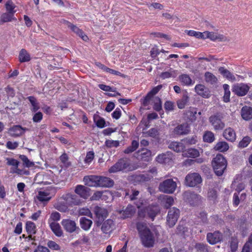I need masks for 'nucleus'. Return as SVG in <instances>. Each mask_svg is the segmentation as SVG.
Masks as SVG:
<instances>
[{"label": "nucleus", "instance_id": "nucleus-26", "mask_svg": "<svg viewBox=\"0 0 252 252\" xmlns=\"http://www.w3.org/2000/svg\"><path fill=\"white\" fill-rule=\"evenodd\" d=\"M185 146L182 142L172 141L169 143L168 148L176 152L179 153L184 152Z\"/></svg>", "mask_w": 252, "mask_h": 252}, {"label": "nucleus", "instance_id": "nucleus-34", "mask_svg": "<svg viewBox=\"0 0 252 252\" xmlns=\"http://www.w3.org/2000/svg\"><path fill=\"white\" fill-rule=\"evenodd\" d=\"M31 59V55L27 50L22 49L19 54V60L21 63L29 62Z\"/></svg>", "mask_w": 252, "mask_h": 252}, {"label": "nucleus", "instance_id": "nucleus-21", "mask_svg": "<svg viewBox=\"0 0 252 252\" xmlns=\"http://www.w3.org/2000/svg\"><path fill=\"white\" fill-rule=\"evenodd\" d=\"M134 206H127L125 209L119 210L118 212L121 215V217L126 219L131 216L135 212Z\"/></svg>", "mask_w": 252, "mask_h": 252}, {"label": "nucleus", "instance_id": "nucleus-5", "mask_svg": "<svg viewBox=\"0 0 252 252\" xmlns=\"http://www.w3.org/2000/svg\"><path fill=\"white\" fill-rule=\"evenodd\" d=\"M202 179L198 173H189L186 176L185 184L189 187H194L201 183Z\"/></svg>", "mask_w": 252, "mask_h": 252}, {"label": "nucleus", "instance_id": "nucleus-40", "mask_svg": "<svg viewBox=\"0 0 252 252\" xmlns=\"http://www.w3.org/2000/svg\"><path fill=\"white\" fill-rule=\"evenodd\" d=\"M94 120L97 127L101 128L105 127V121L104 118L100 117L98 115H95L94 116Z\"/></svg>", "mask_w": 252, "mask_h": 252}, {"label": "nucleus", "instance_id": "nucleus-31", "mask_svg": "<svg viewBox=\"0 0 252 252\" xmlns=\"http://www.w3.org/2000/svg\"><path fill=\"white\" fill-rule=\"evenodd\" d=\"M200 155L198 150L194 148H190L183 153V156L186 158H195L198 157Z\"/></svg>", "mask_w": 252, "mask_h": 252}, {"label": "nucleus", "instance_id": "nucleus-19", "mask_svg": "<svg viewBox=\"0 0 252 252\" xmlns=\"http://www.w3.org/2000/svg\"><path fill=\"white\" fill-rule=\"evenodd\" d=\"M151 152L147 149H142L138 151L135 157L139 160L148 161L150 160Z\"/></svg>", "mask_w": 252, "mask_h": 252}, {"label": "nucleus", "instance_id": "nucleus-48", "mask_svg": "<svg viewBox=\"0 0 252 252\" xmlns=\"http://www.w3.org/2000/svg\"><path fill=\"white\" fill-rule=\"evenodd\" d=\"M160 199L161 201V203L165 205H172L174 203L173 198L168 195H163L160 196Z\"/></svg>", "mask_w": 252, "mask_h": 252}, {"label": "nucleus", "instance_id": "nucleus-27", "mask_svg": "<svg viewBox=\"0 0 252 252\" xmlns=\"http://www.w3.org/2000/svg\"><path fill=\"white\" fill-rule=\"evenodd\" d=\"M241 116L245 120H249L252 119V108L245 106L242 107L241 112Z\"/></svg>", "mask_w": 252, "mask_h": 252}, {"label": "nucleus", "instance_id": "nucleus-60", "mask_svg": "<svg viewBox=\"0 0 252 252\" xmlns=\"http://www.w3.org/2000/svg\"><path fill=\"white\" fill-rule=\"evenodd\" d=\"M251 139L248 136L245 137L243 139L240 141L239 146L241 148L246 147L250 143Z\"/></svg>", "mask_w": 252, "mask_h": 252}, {"label": "nucleus", "instance_id": "nucleus-46", "mask_svg": "<svg viewBox=\"0 0 252 252\" xmlns=\"http://www.w3.org/2000/svg\"><path fill=\"white\" fill-rule=\"evenodd\" d=\"M179 78L180 81L185 85L189 86L192 84V80L187 74H182Z\"/></svg>", "mask_w": 252, "mask_h": 252}, {"label": "nucleus", "instance_id": "nucleus-41", "mask_svg": "<svg viewBox=\"0 0 252 252\" xmlns=\"http://www.w3.org/2000/svg\"><path fill=\"white\" fill-rule=\"evenodd\" d=\"M247 194L246 193L241 194L240 197L238 196L237 193H235L233 195V201L234 205H238L240 203H242L246 198Z\"/></svg>", "mask_w": 252, "mask_h": 252}, {"label": "nucleus", "instance_id": "nucleus-39", "mask_svg": "<svg viewBox=\"0 0 252 252\" xmlns=\"http://www.w3.org/2000/svg\"><path fill=\"white\" fill-rule=\"evenodd\" d=\"M189 100V98L187 94H185L182 98L178 100L177 102V106L179 108H184Z\"/></svg>", "mask_w": 252, "mask_h": 252}, {"label": "nucleus", "instance_id": "nucleus-52", "mask_svg": "<svg viewBox=\"0 0 252 252\" xmlns=\"http://www.w3.org/2000/svg\"><path fill=\"white\" fill-rule=\"evenodd\" d=\"M177 76V72L175 70H170L169 71H166L162 73L160 77L162 79H166L170 77H175Z\"/></svg>", "mask_w": 252, "mask_h": 252}, {"label": "nucleus", "instance_id": "nucleus-11", "mask_svg": "<svg viewBox=\"0 0 252 252\" xmlns=\"http://www.w3.org/2000/svg\"><path fill=\"white\" fill-rule=\"evenodd\" d=\"M249 90L250 87L244 83H237L234 84L232 87V92L238 96L245 95Z\"/></svg>", "mask_w": 252, "mask_h": 252}, {"label": "nucleus", "instance_id": "nucleus-43", "mask_svg": "<svg viewBox=\"0 0 252 252\" xmlns=\"http://www.w3.org/2000/svg\"><path fill=\"white\" fill-rule=\"evenodd\" d=\"M37 198L40 201L43 202L49 201L51 198V196L48 192L40 191L38 192Z\"/></svg>", "mask_w": 252, "mask_h": 252}, {"label": "nucleus", "instance_id": "nucleus-16", "mask_svg": "<svg viewBox=\"0 0 252 252\" xmlns=\"http://www.w3.org/2000/svg\"><path fill=\"white\" fill-rule=\"evenodd\" d=\"M222 239V235L219 231L208 233L207 235V241L211 245H214L220 242Z\"/></svg>", "mask_w": 252, "mask_h": 252}, {"label": "nucleus", "instance_id": "nucleus-44", "mask_svg": "<svg viewBox=\"0 0 252 252\" xmlns=\"http://www.w3.org/2000/svg\"><path fill=\"white\" fill-rule=\"evenodd\" d=\"M204 76L206 81L211 84L216 83L218 81L217 77L210 72H206Z\"/></svg>", "mask_w": 252, "mask_h": 252}, {"label": "nucleus", "instance_id": "nucleus-32", "mask_svg": "<svg viewBox=\"0 0 252 252\" xmlns=\"http://www.w3.org/2000/svg\"><path fill=\"white\" fill-rule=\"evenodd\" d=\"M31 104V110L33 112H36L40 108L39 103L35 97L33 96H30L27 98Z\"/></svg>", "mask_w": 252, "mask_h": 252}, {"label": "nucleus", "instance_id": "nucleus-23", "mask_svg": "<svg viewBox=\"0 0 252 252\" xmlns=\"http://www.w3.org/2000/svg\"><path fill=\"white\" fill-rule=\"evenodd\" d=\"M208 34V38L212 41H228L229 40L225 36L218 34L214 32H209L207 33Z\"/></svg>", "mask_w": 252, "mask_h": 252}, {"label": "nucleus", "instance_id": "nucleus-35", "mask_svg": "<svg viewBox=\"0 0 252 252\" xmlns=\"http://www.w3.org/2000/svg\"><path fill=\"white\" fill-rule=\"evenodd\" d=\"M80 223L81 228L84 230L87 231L90 228L93 222L89 219L82 217L80 220Z\"/></svg>", "mask_w": 252, "mask_h": 252}, {"label": "nucleus", "instance_id": "nucleus-56", "mask_svg": "<svg viewBox=\"0 0 252 252\" xmlns=\"http://www.w3.org/2000/svg\"><path fill=\"white\" fill-rule=\"evenodd\" d=\"M215 139L214 135L211 131L206 132L203 135V140L205 142H212Z\"/></svg>", "mask_w": 252, "mask_h": 252}, {"label": "nucleus", "instance_id": "nucleus-36", "mask_svg": "<svg viewBox=\"0 0 252 252\" xmlns=\"http://www.w3.org/2000/svg\"><path fill=\"white\" fill-rule=\"evenodd\" d=\"M219 71L222 75H223L224 77H226L227 79L231 81L236 80L235 76L233 74H232L229 71L225 69L224 67H220L219 68Z\"/></svg>", "mask_w": 252, "mask_h": 252}, {"label": "nucleus", "instance_id": "nucleus-55", "mask_svg": "<svg viewBox=\"0 0 252 252\" xmlns=\"http://www.w3.org/2000/svg\"><path fill=\"white\" fill-rule=\"evenodd\" d=\"M20 158L23 162L24 165L26 167H31L34 165V163L30 161L26 156L21 155L20 156Z\"/></svg>", "mask_w": 252, "mask_h": 252}, {"label": "nucleus", "instance_id": "nucleus-59", "mask_svg": "<svg viewBox=\"0 0 252 252\" xmlns=\"http://www.w3.org/2000/svg\"><path fill=\"white\" fill-rule=\"evenodd\" d=\"M105 145L108 148L117 147L120 144L118 140H107L105 142Z\"/></svg>", "mask_w": 252, "mask_h": 252}, {"label": "nucleus", "instance_id": "nucleus-51", "mask_svg": "<svg viewBox=\"0 0 252 252\" xmlns=\"http://www.w3.org/2000/svg\"><path fill=\"white\" fill-rule=\"evenodd\" d=\"M223 88L224 91L223 100L224 102H227L230 100V92L229 91V86L225 84L223 85Z\"/></svg>", "mask_w": 252, "mask_h": 252}, {"label": "nucleus", "instance_id": "nucleus-20", "mask_svg": "<svg viewBox=\"0 0 252 252\" xmlns=\"http://www.w3.org/2000/svg\"><path fill=\"white\" fill-rule=\"evenodd\" d=\"M209 121L216 130L221 129L224 127V123L218 116H211Z\"/></svg>", "mask_w": 252, "mask_h": 252}, {"label": "nucleus", "instance_id": "nucleus-9", "mask_svg": "<svg viewBox=\"0 0 252 252\" xmlns=\"http://www.w3.org/2000/svg\"><path fill=\"white\" fill-rule=\"evenodd\" d=\"M180 211L176 207L170 208L167 216V224L172 227L176 224L179 216Z\"/></svg>", "mask_w": 252, "mask_h": 252}, {"label": "nucleus", "instance_id": "nucleus-3", "mask_svg": "<svg viewBox=\"0 0 252 252\" xmlns=\"http://www.w3.org/2000/svg\"><path fill=\"white\" fill-rule=\"evenodd\" d=\"M212 165L216 174L217 176H221L227 166V162L225 158L221 155H217L214 158Z\"/></svg>", "mask_w": 252, "mask_h": 252}, {"label": "nucleus", "instance_id": "nucleus-49", "mask_svg": "<svg viewBox=\"0 0 252 252\" xmlns=\"http://www.w3.org/2000/svg\"><path fill=\"white\" fill-rule=\"evenodd\" d=\"M231 188L238 192H240L245 189V185L243 183H238L236 181H234L231 184Z\"/></svg>", "mask_w": 252, "mask_h": 252}, {"label": "nucleus", "instance_id": "nucleus-61", "mask_svg": "<svg viewBox=\"0 0 252 252\" xmlns=\"http://www.w3.org/2000/svg\"><path fill=\"white\" fill-rule=\"evenodd\" d=\"M47 246L53 250L59 251L61 249L60 246L58 244L51 240L48 242Z\"/></svg>", "mask_w": 252, "mask_h": 252}, {"label": "nucleus", "instance_id": "nucleus-33", "mask_svg": "<svg viewBox=\"0 0 252 252\" xmlns=\"http://www.w3.org/2000/svg\"><path fill=\"white\" fill-rule=\"evenodd\" d=\"M70 215L74 216H82L85 215L88 216H92V213L90 210L87 207H83L82 208L76 209L75 211H72L70 213Z\"/></svg>", "mask_w": 252, "mask_h": 252}, {"label": "nucleus", "instance_id": "nucleus-6", "mask_svg": "<svg viewBox=\"0 0 252 252\" xmlns=\"http://www.w3.org/2000/svg\"><path fill=\"white\" fill-rule=\"evenodd\" d=\"M143 206H138V215L140 217H144L146 216V213L148 216L153 220L155 217L159 212V209L158 208V206H148L146 207L144 211L142 207Z\"/></svg>", "mask_w": 252, "mask_h": 252}, {"label": "nucleus", "instance_id": "nucleus-4", "mask_svg": "<svg viewBox=\"0 0 252 252\" xmlns=\"http://www.w3.org/2000/svg\"><path fill=\"white\" fill-rule=\"evenodd\" d=\"M177 188V184L172 179H168L159 184L158 189L166 193H173Z\"/></svg>", "mask_w": 252, "mask_h": 252}, {"label": "nucleus", "instance_id": "nucleus-63", "mask_svg": "<svg viewBox=\"0 0 252 252\" xmlns=\"http://www.w3.org/2000/svg\"><path fill=\"white\" fill-rule=\"evenodd\" d=\"M60 160L65 167H68L70 165V162L68 161V158L66 154H63L61 156Z\"/></svg>", "mask_w": 252, "mask_h": 252}, {"label": "nucleus", "instance_id": "nucleus-62", "mask_svg": "<svg viewBox=\"0 0 252 252\" xmlns=\"http://www.w3.org/2000/svg\"><path fill=\"white\" fill-rule=\"evenodd\" d=\"M94 152L93 151H89L87 153L85 162L88 164H90L94 158Z\"/></svg>", "mask_w": 252, "mask_h": 252}, {"label": "nucleus", "instance_id": "nucleus-1", "mask_svg": "<svg viewBox=\"0 0 252 252\" xmlns=\"http://www.w3.org/2000/svg\"><path fill=\"white\" fill-rule=\"evenodd\" d=\"M137 229L142 245L146 248L153 247L155 244L156 238L158 237V232H152L146 224L141 222L137 224Z\"/></svg>", "mask_w": 252, "mask_h": 252}, {"label": "nucleus", "instance_id": "nucleus-14", "mask_svg": "<svg viewBox=\"0 0 252 252\" xmlns=\"http://www.w3.org/2000/svg\"><path fill=\"white\" fill-rule=\"evenodd\" d=\"M157 161L160 163L170 165L173 162V155L170 152L158 155L156 158Z\"/></svg>", "mask_w": 252, "mask_h": 252}, {"label": "nucleus", "instance_id": "nucleus-58", "mask_svg": "<svg viewBox=\"0 0 252 252\" xmlns=\"http://www.w3.org/2000/svg\"><path fill=\"white\" fill-rule=\"evenodd\" d=\"M154 109L157 111H159L161 109V103L160 99L158 97L154 98Z\"/></svg>", "mask_w": 252, "mask_h": 252}, {"label": "nucleus", "instance_id": "nucleus-7", "mask_svg": "<svg viewBox=\"0 0 252 252\" xmlns=\"http://www.w3.org/2000/svg\"><path fill=\"white\" fill-rule=\"evenodd\" d=\"M94 222L97 226L101 225L104 220L108 216V211L106 209L96 206L94 209Z\"/></svg>", "mask_w": 252, "mask_h": 252}, {"label": "nucleus", "instance_id": "nucleus-64", "mask_svg": "<svg viewBox=\"0 0 252 252\" xmlns=\"http://www.w3.org/2000/svg\"><path fill=\"white\" fill-rule=\"evenodd\" d=\"M7 164L8 165L12 166L13 167H18L19 162L13 158H7Z\"/></svg>", "mask_w": 252, "mask_h": 252}, {"label": "nucleus", "instance_id": "nucleus-47", "mask_svg": "<svg viewBox=\"0 0 252 252\" xmlns=\"http://www.w3.org/2000/svg\"><path fill=\"white\" fill-rule=\"evenodd\" d=\"M26 230L29 234H35L36 226L35 224L32 221H28L26 225Z\"/></svg>", "mask_w": 252, "mask_h": 252}, {"label": "nucleus", "instance_id": "nucleus-13", "mask_svg": "<svg viewBox=\"0 0 252 252\" xmlns=\"http://www.w3.org/2000/svg\"><path fill=\"white\" fill-rule=\"evenodd\" d=\"M75 192L84 199H87L90 195L91 189L83 185H77L74 190Z\"/></svg>", "mask_w": 252, "mask_h": 252}, {"label": "nucleus", "instance_id": "nucleus-17", "mask_svg": "<svg viewBox=\"0 0 252 252\" xmlns=\"http://www.w3.org/2000/svg\"><path fill=\"white\" fill-rule=\"evenodd\" d=\"M28 130V128L23 127L19 125L14 126L8 129V133L12 137H18L22 135Z\"/></svg>", "mask_w": 252, "mask_h": 252}, {"label": "nucleus", "instance_id": "nucleus-28", "mask_svg": "<svg viewBox=\"0 0 252 252\" xmlns=\"http://www.w3.org/2000/svg\"><path fill=\"white\" fill-rule=\"evenodd\" d=\"M50 227L54 234L57 237H61L63 234V230L59 223L56 222H49Z\"/></svg>", "mask_w": 252, "mask_h": 252}, {"label": "nucleus", "instance_id": "nucleus-22", "mask_svg": "<svg viewBox=\"0 0 252 252\" xmlns=\"http://www.w3.org/2000/svg\"><path fill=\"white\" fill-rule=\"evenodd\" d=\"M98 187L110 188L113 186L114 182L110 178L99 176Z\"/></svg>", "mask_w": 252, "mask_h": 252}, {"label": "nucleus", "instance_id": "nucleus-25", "mask_svg": "<svg viewBox=\"0 0 252 252\" xmlns=\"http://www.w3.org/2000/svg\"><path fill=\"white\" fill-rule=\"evenodd\" d=\"M195 90L198 94L203 97L208 98L210 96L208 89L202 84L197 85L195 87Z\"/></svg>", "mask_w": 252, "mask_h": 252}, {"label": "nucleus", "instance_id": "nucleus-45", "mask_svg": "<svg viewBox=\"0 0 252 252\" xmlns=\"http://www.w3.org/2000/svg\"><path fill=\"white\" fill-rule=\"evenodd\" d=\"M139 142L136 140H133L131 145L124 151L125 154H129L135 151L138 147Z\"/></svg>", "mask_w": 252, "mask_h": 252}, {"label": "nucleus", "instance_id": "nucleus-30", "mask_svg": "<svg viewBox=\"0 0 252 252\" xmlns=\"http://www.w3.org/2000/svg\"><path fill=\"white\" fill-rule=\"evenodd\" d=\"M161 88V86L155 87L147 94L143 101L144 105L146 106L148 104L151 98L158 92Z\"/></svg>", "mask_w": 252, "mask_h": 252}, {"label": "nucleus", "instance_id": "nucleus-53", "mask_svg": "<svg viewBox=\"0 0 252 252\" xmlns=\"http://www.w3.org/2000/svg\"><path fill=\"white\" fill-rule=\"evenodd\" d=\"M188 145L195 144L198 141V138L196 135H193L191 137H187L182 140Z\"/></svg>", "mask_w": 252, "mask_h": 252}, {"label": "nucleus", "instance_id": "nucleus-50", "mask_svg": "<svg viewBox=\"0 0 252 252\" xmlns=\"http://www.w3.org/2000/svg\"><path fill=\"white\" fill-rule=\"evenodd\" d=\"M230 247L232 252H235L238 249V240L236 237H232L229 241Z\"/></svg>", "mask_w": 252, "mask_h": 252}, {"label": "nucleus", "instance_id": "nucleus-10", "mask_svg": "<svg viewBox=\"0 0 252 252\" xmlns=\"http://www.w3.org/2000/svg\"><path fill=\"white\" fill-rule=\"evenodd\" d=\"M60 199L63 205H78L80 203V199L76 195L70 193L63 195Z\"/></svg>", "mask_w": 252, "mask_h": 252}, {"label": "nucleus", "instance_id": "nucleus-8", "mask_svg": "<svg viewBox=\"0 0 252 252\" xmlns=\"http://www.w3.org/2000/svg\"><path fill=\"white\" fill-rule=\"evenodd\" d=\"M61 224L64 230L69 233L73 232L78 233L80 231V228L77 225L74 220L70 219H63L62 220Z\"/></svg>", "mask_w": 252, "mask_h": 252}, {"label": "nucleus", "instance_id": "nucleus-18", "mask_svg": "<svg viewBox=\"0 0 252 252\" xmlns=\"http://www.w3.org/2000/svg\"><path fill=\"white\" fill-rule=\"evenodd\" d=\"M98 178H99V176H86L83 178V181L85 184L89 187H97L98 185Z\"/></svg>", "mask_w": 252, "mask_h": 252}, {"label": "nucleus", "instance_id": "nucleus-42", "mask_svg": "<svg viewBox=\"0 0 252 252\" xmlns=\"http://www.w3.org/2000/svg\"><path fill=\"white\" fill-rule=\"evenodd\" d=\"M197 109L195 108H190L187 112V115L189 120L192 122L196 119Z\"/></svg>", "mask_w": 252, "mask_h": 252}, {"label": "nucleus", "instance_id": "nucleus-57", "mask_svg": "<svg viewBox=\"0 0 252 252\" xmlns=\"http://www.w3.org/2000/svg\"><path fill=\"white\" fill-rule=\"evenodd\" d=\"M5 8L8 12L12 14H14L16 12V10H14L15 5L11 0H9L6 2Z\"/></svg>", "mask_w": 252, "mask_h": 252}, {"label": "nucleus", "instance_id": "nucleus-54", "mask_svg": "<svg viewBox=\"0 0 252 252\" xmlns=\"http://www.w3.org/2000/svg\"><path fill=\"white\" fill-rule=\"evenodd\" d=\"M14 14L10 12L5 13L1 16V21L3 22H8L14 19Z\"/></svg>", "mask_w": 252, "mask_h": 252}, {"label": "nucleus", "instance_id": "nucleus-24", "mask_svg": "<svg viewBox=\"0 0 252 252\" xmlns=\"http://www.w3.org/2000/svg\"><path fill=\"white\" fill-rule=\"evenodd\" d=\"M66 26L74 32L79 35L84 41H87L88 39V36L76 26L68 22H66Z\"/></svg>", "mask_w": 252, "mask_h": 252}, {"label": "nucleus", "instance_id": "nucleus-12", "mask_svg": "<svg viewBox=\"0 0 252 252\" xmlns=\"http://www.w3.org/2000/svg\"><path fill=\"white\" fill-rule=\"evenodd\" d=\"M190 131L189 126L187 123H184L177 126L172 131V135L176 137L181 135H186Z\"/></svg>", "mask_w": 252, "mask_h": 252}, {"label": "nucleus", "instance_id": "nucleus-29", "mask_svg": "<svg viewBox=\"0 0 252 252\" xmlns=\"http://www.w3.org/2000/svg\"><path fill=\"white\" fill-rule=\"evenodd\" d=\"M223 136L226 140L231 142H233L236 139L235 132L230 127L225 129L223 133Z\"/></svg>", "mask_w": 252, "mask_h": 252}, {"label": "nucleus", "instance_id": "nucleus-38", "mask_svg": "<svg viewBox=\"0 0 252 252\" xmlns=\"http://www.w3.org/2000/svg\"><path fill=\"white\" fill-rule=\"evenodd\" d=\"M184 195L185 196H190L191 200L192 201L193 203H199L201 201L202 199L200 195L189 191H186Z\"/></svg>", "mask_w": 252, "mask_h": 252}, {"label": "nucleus", "instance_id": "nucleus-15", "mask_svg": "<svg viewBox=\"0 0 252 252\" xmlns=\"http://www.w3.org/2000/svg\"><path fill=\"white\" fill-rule=\"evenodd\" d=\"M101 229L105 234H110L115 228V222L112 219H108L102 223Z\"/></svg>", "mask_w": 252, "mask_h": 252}, {"label": "nucleus", "instance_id": "nucleus-2", "mask_svg": "<svg viewBox=\"0 0 252 252\" xmlns=\"http://www.w3.org/2000/svg\"><path fill=\"white\" fill-rule=\"evenodd\" d=\"M137 167L132 165L130 161L126 158H123L119 159L114 165L111 166L108 170L109 173H116L119 171H128L134 170Z\"/></svg>", "mask_w": 252, "mask_h": 252}, {"label": "nucleus", "instance_id": "nucleus-37", "mask_svg": "<svg viewBox=\"0 0 252 252\" xmlns=\"http://www.w3.org/2000/svg\"><path fill=\"white\" fill-rule=\"evenodd\" d=\"M228 149V144L224 141H220L218 142L215 147V149L216 150L220 151L221 152L227 151Z\"/></svg>", "mask_w": 252, "mask_h": 252}]
</instances>
